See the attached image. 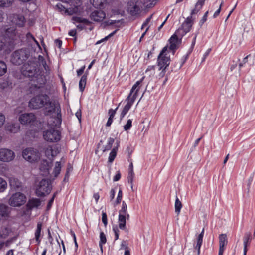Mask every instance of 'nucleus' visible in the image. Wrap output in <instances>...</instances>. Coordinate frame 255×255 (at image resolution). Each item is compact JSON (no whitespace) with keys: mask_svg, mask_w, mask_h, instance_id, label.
<instances>
[{"mask_svg":"<svg viewBox=\"0 0 255 255\" xmlns=\"http://www.w3.org/2000/svg\"><path fill=\"white\" fill-rule=\"evenodd\" d=\"M85 69V66L84 65L82 67H81L79 69L77 70V76H80V75H81L83 73Z\"/></svg>","mask_w":255,"mask_h":255,"instance_id":"nucleus-58","label":"nucleus"},{"mask_svg":"<svg viewBox=\"0 0 255 255\" xmlns=\"http://www.w3.org/2000/svg\"><path fill=\"white\" fill-rule=\"evenodd\" d=\"M113 230L115 233V240H117L119 239V229L117 227H114Z\"/></svg>","mask_w":255,"mask_h":255,"instance_id":"nucleus-57","label":"nucleus"},{"mask_svg":"<svg viewBox=\"0 0 255 255\" xmlns=\"http://www.w3.org/2000/svg\"><path fill=\"white\" fill-rule=\"evenodd\" d=\"M197 36V34H195V35H194V37L193 39V40H192V43H191V47H190V49L191 50H192V49H193L195 45V43H196V37Z\"/></svg>","mask_w":255,"mask_h":255,"instance_id":"nucleus-60","label":"nucleus"},{"mask_svg":"<svg viewBox=\"0 0 255 255\" xmlns=\"http://www.w3.org/2000/svg\"><path fill=\"white\" fill-rule=\"evenodd\" d=\"M63 158L61 159L60 161H57L55 163V166L53 169V171L52 174H53L54 177H57L59 174L60 173L61 167H62V162L64 163V161H63Z\"/></svg>","mask_w":255,"mask_h":255,"instance_id":"nucleus-29","label":"nucleus"},{"mask_svg":"<svg viewBox=\"0 0 255 255\" xmlns=\"http://www.w3.org/2000/svg\"><path fill=\"white\" fill-rule=\"evenodd\" d=\"M40 66L42 65V67L44 69L45 71V73L46 74H48L50 73V69L49 67L47 66L46 64V62L45 61L44 59L42 56H39L38 57V61Z\"/></svg>","mask_w":255,"mask_h":255,"instance_id":"nucleus-31","label":"nucleus"},{"mask_svg":"<svg viewBox=\"0 0 255 255\" xmlns=\"http://www.w3.org/2000/svg\"><path fill=\"white\" fill-rule=\"evenodd\" d=\"M193 23V19L192 16L188 17L182 23L181 28L178 29L176 33H179L181 36H183L190 31Z\"/></svg>","mask_w":255,"mask_h":255,"instance_id":"nucleus-15","label":"nucleus"},{"mask_svg":"<svg viewBox=\"0 0 255 255\" xmlns=\"http://www.w3.org/2000/svg\"><path fill=\"white\" fill-rule=\"evenodd\" d=\"M132 120L128 119L126 124L124 126V129L125 131H127L130 129L131 126H132Z\"/></svg>","mask_w":255,"mask_h":255,"instance_id":"nucleus-48","label":"nucleus"},{"mask_svg":"<svg viewBox=\"0 0 255 255\" xmlns=\"http://www.w3.org/2000/svg\"><path fill=\"white\" fill-rule=\"evenodd\" d=\"M44 149L45 156L49 159L52 160L59 153L58 148L55 145H48L45 146Z\"/></svg>","mask_w":255,"mask_h":255,"instance_id":"nucleus-18","label":"nucleus"},{"mask_svg":"<svg viewBox=\"0 0 255 255\" xmlns=\"http://www.w3.org/2000/svg\"><path fill=\"white\" fill-rule=\"evenodd\" d=\"M26 199L24 194L16 192L11 195L8 200V204L11 207H19L25 204Z\"/></svg>","mask_w":255,"mask_h":255,"instance_id":"nucleus-6","label":"nucleus"},{"mask_svg":"<svg viewBox=\"0 0 255 255\" xmlns=\"http://www.w3.org/2000/svg\"><path fill=\"white\" fill-rule=\"evenodd\" d=\"M26 37L27 40L28 41V42H31L32 41H34L35 44L38 46H39V44L38 42L36 40V39L34 37V36L30 33H27L26 35Z\"/></svg>","mask_w":255,"mask_h":255,"instance_id":"nucleus-46","label":"nucleus"},{"mask_svg":"<svg viewBox=\"0 0 255 255\" xmlns=\"http://www.w3.org/2000/svg\"><path fill=\"white\" fill-rule=\"evenodd\" d=\"M10 18L12 23L19 27L23 26L25 23L24 17L20 14H13Z\"/></svg>","mask_w":255,"mask_h":255,"instance_id":"nucleus-22","label":"nucleus"},{"mask_svg":"<svg viewBox=\"0 0 255 255\" xmlns=\"http://www.w3.org/2000/svg\"><path fill=\"white\" fill-rule=\"evenodd\" d=\"M7 188V182L2 177H0V193L4 192Z\"/></svg>","mask_w":255,"mask_h":255,"instance_id":"nucleus-38","label":"nucleus"},{"mask_svg":"<svg viewBox=\"0 0 255 255\" xmlns=\"http://www.w3.org/2000/svg\"><path fill=\"white\" fill-rule=\"evenodd\" d=\"M87 76L86 74L83 75L79 82V88L80 92H83L85 89L86 84Z\"/></svg>","mask_w":255,"mask_h":255,"instance_id":"nucleus-30","label":"nucleus"},{"mask_svg":"<svg viewBox=\"0 0 255 255\" xmlns=\"http://www.w3.org/2000/svg\"><path fill=\"white\" fill-rule=\"evenodd\" d=\"M121 173L119 171H118L117 174L115 175V176L114 177L113 181L114 182H116L119 181L121 178Z\"/></svg>","mask_w":255,"mask_h":255,"instance_id":"nucleus-59","label":"nucleus"},{"mask_svg":"<svg viewBox=\"0 0 255 255\" xmlns=\"http://www.w3.org/2000/svg\"><path fill=\"white\" fill-rule=\"evenodd\" d=\"M72 20L74 22L79 23L76 26L78 29L81 30L84 28L85 25H88L90 23V21L88 19L78 16L73 17Z\"/></svg>","mask_w":255,"mask_h":255,"instance_id":"nucleus-23","label":"nucleus"},{"mask_svg":"<svg viewBox=\"0 0 255 255\" xmlns=\"http://www.w3.org/2000/svg\"><path fill=\"white\" fill-rule=\"evenodd\" d=\"M49 101V97L46 94H41L32 98L29 102V107L38 109L44 106L45 102Z\"/></svg>","mask_w":255,"mask_h":255,"instance_id":"nucleus-8","label":"nucleus"},{"mask_svg":"<svg viewBox=\"0 0 255 255\" xmlns=\"http://www.w3.org/2000/svg\"><path fill=\"white\" fill-rule=\"evenodd\" d=\"M51 162H48L46 160H43L41 162L39 170L41 174L43 176H47L49 174V169L51 167Z\"/></svg>","mask_w":255,"mask_h":255,"instance_id":"nucleus-20","label":"nucleus"},{"mask_svg":"<svg viewBox=\"0 0 255 255\" xmlns=\"http://www.w3.org/2000/svg\"><path fill=\"white\" fill-rule=\"evenodd\" d=\"M114 142V139L112 137H109L107 140V144L105 145L103 151L109 150L111 149L112 145Z\"/></svg>","mask_w":255,"mask_h":255,"instance_id":"nucleus-42","label":"nucleus"},{"mask_svg":"<svg viewBox=\"0 0 255 255\" xmlns=\"http://www.w3.org/2000/svg\"><path fill=\"white\" fill-rule=\"evenodd\" d=\"M20 129L18 124L8 123L5 126V130L11 133H16Z\"/></svg>","mask_w":255,"mask_h":255,"instance_id":"nucleus-28","label":"nucleus"},{"mask_svg":"<svg viewBox=\"0 0 255 255\" xmlns=\"http://www.w3.org/2000/svg\"><path fill=\"white\" fill-rule=\"evenodd\" d=\"M30 56L28 49L22 48L14 51L11 55L10 62L16 65H20L27 60Z\"/></svg>","mask_w":255,"mask_h":255,"instance_id":"nucleus-4","label":"nucleus"},{"mask_svg":"<svg viewBox=\"0 0 255 255\" xmlns=\"http://www.w3.org/2000/svg\"><path fill=\"white\" fill-rule=\"evenodd\" d=\"M143 3L140 0H131L128 2V11L132 16L139 14Z\"/></svg>","mask_w":255,"mask_h":255,"instance_id":"nucleus-12","label":"nucleus"},{"mask_svg":"<svg viewBox=\"0 0 255 255\" xmlns=\"http://www.w3.org/2000/svg\"><path fill=\"white\" fill-rule=\"evenodd\" d=\"M117 147L114 148L110 153L108 158V161L109 162L112 163L114 160L117 155Z\"/></svg>","mask_w":255,"mask_h":255,"instance_id":"nucleus-40","label":"nucleus"},{"mask_svg":"<svg viewBox=\"0 0 255 255\" xmlns=\"http://www.w3.org/2000/svg\"><path fill=\"white\" fill-rule=\"evenodd\" d=\"M22 156L26 161L35 163L40 159V154L37 149L30 147L23 150Z\"/></svg>","mask_w":255,"mask_h":255,"instance_id":"nucleus-7","label":"nucleus"},{"mask_svg":"<svg viewBox=\"0 0 255 255\" xmlns=\"http://www.w3.org/2000/svg\"><path fill=\"white\" fill-rule=\"evenodd\" d=\"M7 72V66L3 61L0 60V77L4 75Z\"/></svg>","mask_w":255,"mask_h":255,"instance_id":"nucleus-34","label":"nucleus"},{"mask_svg":"<svg viewBox=\"0 0 255 255\" xmlns=\"http://www.w3.org/2000/svg\"><path fill=\"white\" fill-rule=\"evenodd\" d=\"M56 7L60 11H64L65 13L69 15L81 14L83 11V7L81 0H76L74 2H72L69 8H65L61 3H58Z\"/></svg>","mask_w":255,"mask_h":255,"instance_id":"nucleus-5","label":"nucleus"},{"mask_svg":"<svg viewBox=\"0 0 255 255\" xmlns=\"http://www.w3.org/2000/svg\"><path fill=\"white\" fill-rule=\"evenodd\" d=\"M249 56L250 55H247L243 59V61L239 63V66L240 68L244 66L245 64L248 62V58Z\"/></svg>","mask_w":255,"mask_h":255,"instance_id":"nucleus-53","label":"nucleus"},{"mask_svg":"<svg viewBox=\"0 0 255 255\" xmlns=\"http://www.w3.org/2000/svg\"><path fill=\"white\" fill-rule=\"evenodd\" d=\"M161 72L158 75L159 78H161L163 77L166 73V69L162 68L161 70H160Z\"/></svg>","mask_w":255,"mask_h":255,"instance_id":"nucleus-61","label":"nucleus"},{"mask_svg":"<svg viewBox=\"0 0 255 255\" xmlns=\"http://www.w3.org/2000/svg\"><path fill=\"white\" fill-rule=\"evenodd\" d=\"M144 78V77H143L140 80L136 81L132 87L128 96L126 99L127 104L124 106L121 113L120 119H122L125 117L135 102Z\"/></svg>","mask_w":255,"mask_h":255,"instance_id":"nucleus-3","label":"nucleus"},{"mask_svg":"<svg viewBox=\"0 0 255 255\" xmlns=\"http://www.w3.org/2000/svg\"><path fill=\"white\" fill-rule=\"evenodd\" d=\"M35 120V116L31 113L21 114L19 117V122L23 125L32 124Z\"/></svg>","mask_w":255,"mask_h":255,"instance_id":"nucleus-17","label":"nucleus"},{"mask_svg":"<svg viewBox=\"0 0 255 255\" xmlns=\"http://www.w3.org/2000/svg\"><path fill=\"white\" fill-rule=\"evenodd\" d=\"M117 32V30H115L113 32L109 34L108 36H106L104 38L101 39V40H99L97 42L96 44H99L101 43L102 42L107 40L109 38L113 36Z\"/></svg>","mask_w":255,"mask_h":255,"instance_id":"nucleus-49","label":"nucleus"},{"mask_svg":"<svg viewBox=\"0 0 255 255\" xmlns=\"http://www.w3.org/2000/svg\"><path fill=\"white\" fill-rule=\"evenodd\" d=\"M168 47H164L157 59L158 66L159 67V70H161L162 68L166 69L170 64V58L168 56L167 53Z\"/></svg>","mask_w":255,"mask_h":255,"instance_id":"nucleus-11","label":"nucleus"},{"mask_svg":"<svg viewBox=\"0 0 255 255\" xmlns=\"http://www.w3.org/2000/svg\"><path fill=\"white\" fill-rule=\"evenodd\" d=\"M42 224L41 222H38L37 225V229L35 233V236L36 240L38 242H40L39 237L40 236L41 231L42 229Z\"/></svg>","mask_w":255,"mask_h":255,"instance_id":"nucleus-39","label":"nucleus"},{"mask_svg":"<svg viewBox=\"0 0 255 255\" xmlns=\"http://www.w3.org/2000/svg\"><path fill=\"white\" fill-rule=\"evenodd\" d=\"M178 33L175 32L174 34H173L169 39V41L170 43L169 49L173 51V53L174 54V51L177 48V44H178V38L177 36V34Z\"/></svg>","mask_w":255,"mask_h":255,"instance_id":"nucleus-26","label":"nucleus"},{"mask_svg":"<svg viewBox=\"0 0 255 255\" xmlns=\"http://www.w3.org/2000/svg\"><path fill=\"white\" fill-rule=\"evenodd\" d=\"M52 189L50 182L46 179H42L39 183L36 189V194L38 196H43L48 194Z\"/></svg>","mask_w":255,"mask_h":255,"instance_id":"nucleus-10","label":"nucleus"},{"mask_svg":"<svg viewBox=\"0 0 255 255\" xmlns=\"http://www.w3.org/2000/svg\"><path fill=\"white\" fill-rule=\"evenodd\" d=\"M5 121V116L2 113H0V127L4 124Z\"/></svg>","mask_w":255,"mask_h":255,"instance_id":"nucleus-55","label":"nucleus"},{"mask_svg":"<svg viewBox=\"0 0 255 255\" xmlns=\"http://www.w3.org/2000/svg\"><path fill=\"white\" fill-rule=\"evenodd\" d=\"M13 0H0V7H9Z\"/></svg>","mask_w":255,"mask_h":255,"instance_id":"nucleus-45","label":"nucleus"},{"mask_svg":"<svg viewBox=\"0 0 255 255\" xmlns=\"http://www.w3.org/2000/svg\"><path fill=\"white\" fill-rule=\"evenodd\" d=\"M118 106L115 109H110L109 110V111H108V114L109 115V117L110 118H114L116 113V111L117 110H118Z\"/></svg>","mask_w":255,"mask_h":255,"instance_id":"nucleus-51","label":"nucleus"},{"mask_svg":"<svg viewBox=\"0 0 255 255\" xmlns=\"http://www.w3.org/2000/svg\"><path fill=\"white\" fill-rule=\"evenodd\" d=\"M107 0H90L91 4L95 8H101L106 3Z\"/></svg>","mask_w":255,"mask_h":255,"instance_id":"nucleus-32","label":"nucleus"},{"mask_svg":"<svg viewBox=\"0 0 255 255\" xmlns=\"http://www.w3.org/2000/svg\"><path fill=\"white\" fill-rule=\"evenodd\" d=\"M126 220H127V218H125L123 216H120V217H118V225L119 228L120 229L123 230L126 229Z\"/></svg>","mask_w":255,"mask_h":255,"instance_id":"nucleus-35","label":"nucleus"},{"mask_svg":"<svg viewBox=\"0 0 255 255\" xmlns=\"http://www.w3.org/2000/svg\"><path fill=\"white\" fill-rule=\"evenodd\" d=\"M219 249L218 255H223L225 250V246L227 245L228 240L225 234H221L219 236Z\"/></svg>","mask_w":255,"mask_h":255,"instance_id":"nucleus-19","label":"nucleus"},{"mask_svg":"<svg viewBox=\"0 0 255 255\" xmlns=\"http://www.w3.org/2000/svg\"><path fill=\"white\" fill-rule=\"evenodd\" d=\"M155 66H149L145 71V74L149 77L152 76L155 74Z\"/></svg>","mask_w":255,"mask_h":255,"instance_id":"nucleus-43","label":"nucleus"},{"mask_svg":"<svg viewBox=\"0 0 255 255\" xmlns=\"http://www.w3.org/2000/svg\"><path fill=\"white\" fill-rule=\"evenodd\" d=\"M15 158L14 152L9 149L1 148L0 149V161L4 162H9Z\"/></svg>","mask_w":255,"mask_h":255,"instance_id":"nucleus-14","label":"nucleus"},{"mask_svg":"<svg viewBox=\"0 0 255 255\" xmlns=\"http://www.w3.org/2000/svg\"><path fill=\"white\" fill-rule=\"evenodd\" d=\"M55 196H56V193H54V195H53L52 197L51 198V199L48 202V203L47 204V209H49L51 208V207L54 202Z\"/></svg>","mask_w":255,"mask_h":255,"instance_id":"nucleus-56","label":"nucleus"},{"mask_svg":"<svg viewBox=\"0 0 255 255\" xmlns=\"http://www.w3.org/2000/svg\"><path fill=\"white\" fill-rule=\"evenodd\" d=\"M120 210L128 211L127 204L124 201L122 202V208Z\"/></svg>","mask_w":255,"mask_h":255,"instance_id":"nucleus-63","label":"nucleus"},{"mask_svg":"<svg viewBox=\"0 0 255 255\" xmlns=\"http://www.w3.org/2000/svg\"><path fill=\"white\" fill-rule=\"evenodd\" d=\"M102 221L105 226H106L108 224L107 216L106 213L104 212L102 214Z\"/></svg>","mask_w":255,"mask_h":255,"instance_id":"nucleus-52","label":"nucleus"},{"mask_svg":"<svg viewBox=\"0 0 255 255\" xmlns=\"http://www.w3.org/2000/svg\"><path fill=\"white\" fill-rule=\"evenodd\" d=\"M43 138L49 142H56L60 140L61 133L58 130L53 128L47 130L43 132Z\"/></svg>","mask_w":255,"mask_h":255,"instance_id":"nucleus-13","label":"nucleus"},{"mask_svg":"<svg viewBox=\"0 0 255 255\" xmlns=\"http://www.w3.org/2000/svg\"><path fill=\"white\" fill-rule=\"evenodd\" d=\"M10 229L7 227H4L0 231V239H4L6 238L10 233Z\"/></svg>","mask_w":255,"mask_h":255,"instance_id":"nucleus-36","label":"nucleus"},{"mask_svg":"<svg viewBox=\"0 0 255 255\" xmlns=\"http://www.w3.org/2000/svg\"><path fill=\"white\" fill-rule=\"evenodd\" d=\"M110 196L111 200H113L115 197V191L114 189H112L110 192Z\"/></svg>","mask_w":255,"mask_h":255,"instance_id":"nucleus-62","label":"nucleus"},{"mask_svg":"<svg viewBox=\"0 0 255 255\" xmlns=\"http://www.w3.org/2000/svg\"><path fill=\"white\" fill-rule=\"evenodd\" d=\"M90 17L95 21L101 22L105 18L106 14L102 10H95L91 13Z\"/></svg>","mask_w":255,"mask_h":255,"instance_id":"nucleus-21","label":"nucleus"},{"mask_svg":"<svg viewBox=\"0 0 255 255\" xmlns=\"http://www.w3.org/2000/svg\"><path fill=\"white\" fill-rule=\"evenodd\" d=\"M1 175L8 178L9 185L12 189L14 190H19L22 187V182L17 178L12 175H9L6 172L8 167L6 165L2 167Z\"/></svg>","mask_w":255,"mask_h":255,"instance_id":"nucleus-9","label":"nucleus"},{"mask_svg":"<svg viewBox=\"0 0 255 255\" xmlns=\"http://www.w3.org/2000/svg\"><path fill=\"white\" fill-rule=\"evenodd\" d=\"M106 242L107 239L105 234L103 232H100L99 246L100 247L101 252H103V245L106 244Z\"/></svg>","mask_w":255,"mask_h":255,"instance_id":"nucleus-37","label":"nucleus"},{"mask_svg":"<svg viewBox=\"0 0 255 255\" xmlns=\"http://www.w3.org/2000/svg\"><path fill=\"white\" fill-rule=\"evenodd\" d=\"M68 34L72 37H74L76 34V30L75 29L71 30L69 32Z\"/></svg>","mask_w":255,"mask_h":255,"instance_id":"nucleus-64","label":"nucleus"},{"mask_svg":"<svg viewBox=\"0 0 255 255\" xmlns=\"http://www.w3.org/2000/svg\"><path fill=\"white\" fill-rule=\"evenodd\" d=\"M204 1L203 0H199L197 2L195 8L192 11L191 15L190 16H192L194 14H196L199 10L202 8V6L204 5Z\"/></svg>","mask_w":255,"mask_h":255,"instance_id":"nucleus-33","label":"nucleus"},{"mask_svg":"<svg viewBox=\"0 0 255 255\" xmlns=\"http://www.w3.org/2000/svg\"><path fill=\"white\" fill-rule=\"evenodd\" d=\"M204 229H203L202 232L201 233L198 235V236L197 237L196 239V245L194 246V248L196 250H197V254L198 255H199L200 252V248L203 242V238L204 236Z\"/></svg>","mask_w":255,"mask_h":255,"instance_id":"nucleus-27","label":"nucleus"},{"mask_svg":"<svg viewBox=\"0 0 255 255\" xmlns=\"http://www.w3.org/2000/svg\"><path fill=\"white\" fill-rule=\"evenodd\" d=\"M120 216H123L125 218H127V220H129L130 217L129 214L128 212V211L122 210H120L119 211L118 217H120Z\"/></svg>","mask_w":255,"mask_h":255,"instance_id":"nucleus-47","label":"nucleus"},{"mask_svg":"<svg viewBox=\"0 0 255 255\" xmlns=\"http://www.w3.org/2000/svg\"><path fill=\"white\" fill-rule=\"evenodd\" d=\"M182 207V205L181 202L180 201L179 199L176 196V198L175 202V211L178 214L180 213V210Z\"/></svg>","mask_w":255,"mask_h":255,"instance_id":"nucleus-41","label":"nucleus"},{"mask_svg":"<svg viewBox=\"0 0 255 255\" xmlns=\"http://www.w3.org/2000/svg\"><path fill=\"white\" fill-rule=\"evenodd\" d=\"M44 113L46 115L51 116L48 124L53 127L60 126L62 122L61 108L59 102L56 100H50L45 102Z\"/></svg>","mask_w":255,"mask_h":255,"instance_id":"nucleus-2","label":"nucleus"},{"mask_svg":"<svg viewBox=\"0 0 255 255\" xmlns=\"http://www.w3.org/2000/svg\"><path fill=\"white\" fill-rule=\"evenodd\" d=\"M134 177V173L133 170H130L128 172V174L127 179H128V182L131 184V188H133L132 183L133 181Z\"/></svg>","mask_w":255,"mask_h":255,"instance_id":"nucleus-44","label":"nucleus"},{"mask_svg":"<svg viewBox=\"0 0 255 255\" xmlns=\"http://www.w3.org/2000/svg\"><path fill=\"white\" fill-rule=\"evenodd\" d=\"M8 32V31L6 34L4 32L0 33V51L3 50L5 53L9 52V39L6 36Z\"/></svg>","mask_w":255,"mask_h":255,"instance_id":"nucleus-16","label":"nucleus"},{"mask_svg":"<svg viewBox=\"0 0 255 255\" xmlns=\"http://www.w3.org/2000/svg\"><path fill=\"white\" fill-rule=\"evenodd\" d=\"M10 213V208L7 205L0 203V221L3 218L8 217Z\"/></svg>","mask_w":255,"mask_h":255,"instance_id":"nucleus-24","label":"nucleus"},{"mask_svg":"<svg viewBox=\"0 0 255 255\" xmlns=\"http://www.w3.org/2000/svg\"><path fill=\"white\" fill-rule=\"evenodd\" d=\"M249 239V235L244 238V251L247 252V243Z\"/></svg>","mask_w":255,"mask_h":255,"instance_id":"nucleus-54","label":"nucleus"},{"mask_svg":"<svg viewBox=\"0 0 255 255\" xmlns=\"http://www.w3.org/2000/svg\"><path fill=\"white\" fill-rule=\"evenodd\" d=\"M122 195H123L122 191L120 189L119 190V192L118 193V196L116 198V204H118L121 202V201L122 200Z\"/></svg>","mask_w":255,"mask_h":255,"instance_id":"nucleus-50","label":"nucleus"},{"mask_svg":"<svg viewBox=\"0 0 255 255\" xmlns=\"http://www.w3.org/2000/svg\"><path fill=\"white\" fill-rule=\"evenodd\" d=\"M41 201L38 198H31L29 199L26 204L28 209L31 210L34 208H37L40 206Z\"/></svg>","mask_w":255,"mask_h":255,"instance_id":"nucleus-25","label":"nucleus"},{"mask_svg":"<svg viewBox=\"0 0 255 255\" xmlns=\"http://www.w3.org/2000/svg\"><path fill=\"white\" fill-rule=\"evenodd\" d=\"M40 65L37 61H28L21 68V73L25 77L32 78L33 81L30 87L31 92L38 93L44 86L45 80L41 74Z\"/></svg>","mask_w":255,"mask_h":255,"instance_id":"nucleus-1","label":"nucleus"}]
</instances>
